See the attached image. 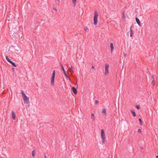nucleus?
<instances>
[{
	"label": "nucleus",
	"mask_w": 158,
	"mask_h": 158,
	"mask_svg": "<svg viewBox=\"0 0 158 158\" xmlns=\"http://www.w3.org/2000/svg\"><path fill=\"white\" fill-rule=\"evenodd\" d=\"M44 158H47L45 153H44Z\"/></svg>",
	"instance_id": "473e14b6"
},
{
	"label": "nucleus",
	"mask_w": 158,
	"mask_h": 158,
	"mask_svg": "<svg viewBox=\"0 0 158 158\" xmlns=\"http://www.w3.org/2000/svg\"><path fill=\"white\" fill-rule=\"evenodd\" d=\"M101 137L102 138V144H104L105 143V141L106 138L105 137V132L103 130V129L101 130Z\"/></svg>",
	"instance_id": "f03ea898"
},
{
	"label": "nucleus",
	"mask_w": 158,
	"mask_h": 158,
	"mask_svg": "<svg viewBox=\"0 0 158 158\" xmlns=\"http://www.w3.org/2000/svg\"><path fill=\"white\" fill-rule=\"evenodd\" d=\"M6 60L8 62H9L10 63L11 62V60H10L8 58V57L7 56H6Z\"/></svg>",
	"instance_id": "dca6fc26"
},
{
	"label": "nucleus",
	"mask_w": 158,
	"mask_h": 158,
	"mask_svg": "<svg viewBox=\"0 0 158 158\" xmlns=\"http://www.w3.org/2000/svg\"><path fill=\"white\" fill-rule=\"evenodd\" d=\"M85 31H86V32H88V31H89V29H88V27H85Z\"/></svg>",
	"instance_id": "aec40b11"
},
{
	"label": "nucleus",
	"mask_w": 158,
	"mask_h": 158,
	"mask_svg": "<svg viewBox=\"0 0 158 158\" xmlns=\"http://www.w3.org/2000/svg\"><path fill=\"white\" fill-rule=\"evenodd\" d=\"M12 118L14 120H15V119L16 116L13 111H12Z\"/></svg>",
	"instance_id": "9b49d317"
},
{
	"label": "nucleus",
	"mask_w": 158,
	"mask_h": 158,
	"mask_svg": "<svg viewBox=\"0 0 158 158\" xmlns=\"http://www.w3.org/2000/svg\"><path fill=\"white\" fill-rule=\"evenodd\" d=\"M68 77V79H69V80L70 81H71V79H70V77Z\"/></svg>",
	"instance_id": "f704fd0d"
},
{
	"label": "nucleus",
	"mask_w": 158,
	"mask_h": 158,
	"mask_svg": "<svg viewBox=\"0 0 158 158\" xmlns=\"http://www.w3.org/2000/svg\"><path fill=\"white\" fill-rule=\"evenodd\" d=\"M156 158H158V156H156Z\"/></svg>",
	"instance_id": "c9c22d12"
},
{
	"label": "nucleus",
	"mask_w": 158,
	"mask_h": 158,
	"mask_svg": "<svg viewBox=\"0 0 158 158\" xmlns=\"http://www.w3.org/2000/svg\"><path fill=\"white\" fill-rule=\"evenodd\" d=\"M138 132L139 133H140L141 132V129H139L138 130Z\"/></svg>",
	"instance_id": "7c9ffc66"
},
{
	"label": "nucleus",
	"mask_w": 158,
	"mask_h": 158,
	"mask_svg": "<svg viewBox=\"0 0 158 158\" xmlns=\"http://www.w3.org/2000/svg\"><path fill=\"white\" fill-rule=\"evenodd\" d=\"M35 153V150H33L32 152V155L33 156H34V154Z\"/></svg>",
	"instance_id": "5701e85b"
},
{
	"label": "nucleus",
	"mask_w": 158,
	"mask_h": 158,
	"mask_svg": "<svg viewBox=\"0 0 158 158\" xmlns=\"http://www.w3.org/2000/svg\"><path fill=\"white\" fill-rule=\"evenodd\" d=\"M92 69H94V66H92L91 67Z\"/></svg>",
	"instance_id": "72a5a7b5"
},
{
	"label": "nucleus",
	"mask_w": 158,
	"mask_h": 158,
	"mask_svg": "<svg viewBox=\"0 0 158 158\" xmlns=\"http://www.w3.org/2000/svg\"><path fill=\"white\" fill-rule=\"evenodd\" d=\"M61 68H62V70H63V72H64V75H65V76L66 77H68V76L67 75V74L66 73V72H65V71L64 70V67H63V65H62V64H61Z\"/></svg>",
	"instance_id": "423d86ee"
},
{
	"label": "nucleus",
	"mask_w": 158,
	"mask_h": 158,
	"mask_svg": "<svg viewBox=\"0 0 158 158\" xmlns=\"http://www.w3.org/2000/svg\"><path fill=\"white\" fill-rule=\"evenodd\" d=\"M72 89L74 94H76L77 93V91L75 87H73L72 88Z\"/></svg>",
	"instance_id": "1a4fd4ad"
},
{
	"label": "nucleus",
	"mask_w": 158,
	"mask_h": 158,
	"mask_svg": "<svg viewBox=\"0 0 158 158\" xmlns=\"http://www.w3.org/2000/svg\"><path fill=\"white\" fill-rule=\"evenodd\" d=\"M122 15H123V18L124 19H125V18H126V16L123 13H122Z\"/></svg>",
	"instance_id": "393cba45"
},
{
	"label": "nucleus",
	"mask_w": 158,
	"mask_h": 158,
	"mask_svg": "<svg viewBox=\"0 0 158 158\" xmlns=\"http://www.w3.org/2000/svg\"><path fill=\"white\" fill-rule=\"evenodd\" d=\"M131 112L133 116L134 117H135L136 116V114H135V112L134 111V110H131Z\"/></svg>",
	"instance_id": "ddd939ff"
},
{
	"label": "nucleus",
	"mask_w": 158,
	"mask_h": 158,
	"mask_svg": "<svg viewBox=\"0 0 158 158\" xmlns=\"http://www.w3.org/2000/svg\"><path fill=\"white\" fill-rule=\"evenodd\" d=\"M98 103V101L97 100H96L95 101V104H97Z\"/></svg>",
	"instance_id": "a878e982"
},
{
	"label": "nucleus",
	"mask_w": 158,
	"mask_h": 158,
	"mask_svg": "<svg viewBox=\"0 0 158 158\" xmlns=\"http://www.w3.org/2000/svg\"><path fill=\"white\" fill-rule=\"evenodd\" d=\"M56 3L57 4H58V5H59V3L60 2V1L59 0H56Z\"/></svg>",
	"instance_id": "b1692460"
},
{
	"label": "nucleus",
	"mask_w": 158,
	"mask_h": 158,
	"mask_svg": "<svg viewBox=\"0 0 158 158\" xmlns=\"http://www.w3.org/2000/svg\"><path fill=\"white\" fill-rule=\"evenodd\" d=\"M109 65L108 64H106L105 66V76H107L109 74Z\"/></svg>",
	"instance_id": "7ed1b4c3"
},
{
	"label": "nucleus",
	"mask_w": 158,
	"mask_h": 158,
	"mask_svg": "<svg viewBox=\"0 0 158 158\" xmlns=\"http://www.w3.org/2000/svg\"><path fill=\"white\" fill-rule=\"evenodd\" d=\"M132 26H131L130 28V36L131 37L133 36V32L132 30Z\"/></svg>",
	"instance_id": "f8f14e48"
},
{
	"label": "nucleus",
	"mask_w": 158,
	"mask_h": 158,
	"mask_svg": "<svg viewBox=\"0 0 158 158\" xmlns=\"http://www.w3.org/2000/svg\"><path fill=\"white\" fill-rule=\"evenodd\" d=\"M77 0H72L74 4V6H75L76 4V2Z\"/></svg>",
	"instance_id": "4be33fe9"
},
{
	"label": "nucleus",
	"mask_w": 158,
	"mask_h": 158,
	"mask_svg": "<svg viewBox=\"0 0 158 158\" xmlns=\"http://www.w3.org/2000/svg\"><path fill=\"white\" fill-rule=\"evenodd\" d=\"M135 20H136V23L138 24V25L140 27L141 26L139 20L138 18H135Z\"/></svg>",
	"instance_id": "9d476101"
},
{
	"label": "nucleus",
	"mask_w": 158,
	"mask_h": 158,
	"mask_svg": "<svg viewBox=\"0 0 158 158\" xmlns=\"http://www.w3.org/2000/svg\"><path fill=\"white\" fill-rule=\"evenodd\" d=\"M110 47L111 48L110 52H111V53H112L113 52V49H114V47H113V43H110Z\"/></svg>",
	"instance_id": "0eeeda50"
},
{
	"label": "nucleus",
	"mask_w": 158,
	"mask_h": 158,
	"mask_svg": "<svg viewBox=\"0 0 158 158\" xmlns=\"http://www.w3.org/2000/svg\"><path fill=\"white\" fill-rule=\"evenodd\" d=\"M23 100L24 103L28 104L29 103V98L25 95L23 97Z\"/></svg>",
	"instance_id": "39448f33"
},
{
	"label": "nucleus",
	"mask_w": 158,
	"mask_h": 158,
	"mask_svg": "<svg viewBox=\"0 0 158 158\" xmlns=\"http://www.w3.org/2000/svg\"><path fill=\"white\" fill-rule=\"evenodd\" d=\"M69 70L72 72V73H73L74 72V71L73 69V66H71V67L70 68H69Z\"/></svg>",
	"instance_id": "2eb2a0df"
},
{
	"label": "nucleus",
	"mask_w": 158,
	"mask_h": 158,
	"mask_svg": "<svg viewBox=\"0 0 158 158\" xmlns=\"http://www.w3.org/2000/svg\"><path fill=\"white\" fill-rule=\"evenodd\" d=\"M21 94H22V97H23L25 95H26L24 93V92L23 90H22L21 91Z\"/></svg>",
	"instance_id": "a211bd4d"
},
{
	"label": "nucleus",
	"mask_w": 158,
	"mask_h": 158,
	"mask_svg": "<svg viewBox=\"0 0 158 158\" xmlns=\"http://www.w3.org/2000/svg\"><path fill=\"white\" fill-rule=\"evenodd\" d=\"M55 75V70H54L52 72V77H51V84L52 85H54Z\"/></svg>",
	"instance_id": "20e7f679"
},
{
	"label": "nucleus",
	"mask_w": 158,
	"mask_h": 158,
	"mask_svg": "<svg viewBox=\"0 0 158 158\" xmlns=\"http://www.w3.org/2000/svg\"><path fill=\"white\" fill-rule=\"evenodd\" d=\"M152 81H154V78L153 75H152Z\"/></svg>",
	"instance_id": "c85d7f7f"
},
{
	"label": "nucleus",
	"mask_w": 158,
	"mask_h": 158,
	"mask_svg": "<svg viewBox=\"0 0 158 158\" xmlns=\"http://www.w3.org/2000/svg\"><path fill=\"white\" fill-rule=\"evenodd\" d=\"M91 119L92 120L93 122H95V116L94 114L93 113H92L91 116Z\"/></svg>",
	"instance_id": "6e6552de"
},
{
	"label": "nucleus",
	"mask_w": 158,
	"mask_h": 158,
	"mask_svg": "<svg viewBox=\"0 0 158 158\" xmlns=\"http://www.w3.org/2000/svg\"><path fill=\"white\" fill-rule=\"evenodd\" d=\"M123 56L124 57H127V55L126 53H123Z\"/></svg>",
	"instance_id": "bb28decb"
},
{
	"label": "nucleus",
	"mask_w": 158,
	"mask_h": 158,
	"mask_svg": "<svg viewBox=\"0 0 158 158\" xmlns=\"http://www.w3.org/2000/svg\"><path fill=\"white\" fill-rule=\"evenodd\" d=\"M98 14L96 10H95L94 12V25H96L98 23Z\"/></svg>",
	"instance_id": "f257e3e1"
},
{
	"label": "nucleus",
	"mask_w": 158,
	"mask_h": 158,
	"mask_svg": "<svg viewBox=\"0 0 158 158\" xmlns=\"http://www.w3.org/2000/svg\"><path fill=\"white\" fill-rule=\"evenodd\" d=\"M139 123H140V125H142V120H141V119L140 118H139Z\"/></svg>",
	"instance_id": "412c9836"
},
{
	"label": "nucleus",
	"mask_w": 158,
	"mask_h": 158,
	"mask_svg": "<svg viewBox=\"0 0 158 158\" xmlns=\"http://www.w3.org/2000/svg\"><path fill=\"white\" fill-rule=\"evenodd\" d=\"M53 10H55V11H57V9L56 8H53Z\"/></svg>",
	"instance_id": "2f4dec72"
},
{
	"label": "nucleus",
	"mask_w": 158,
	"mask_h": 158,
	"mask_svg": "<svg viewBox=\"0 0 158 158\" xmlns=\"http://www.w3.org/2000/svg\"><path fill=\"white\" fill-rule=\"evenodd\" d=\"M136 107L138 109H139V105H136Z\"/></svg>",
	"instance_id": "c756f323"
},
{
	"label": "nucleus",
	"mask_w": 158,
	"mask_h": 158,
	"mask_svg": "<svg viewBox=\"0 0 158 158\" xmlns=\"http://www.w3.org/2000/svg\"><path fill=\"white\" fill-rule=\"evenodd\" d=\"M21 94H22V97H23L25 95H26L24 93V92L23 90H22L21 91Z\"/></svg>",
	"instance_id": "6ab92c4d"
},
{
	"label": "nucleus",
	"mask_w": 158,
	"mask_h": 158,
	"mask_svg": "<svg viewBox=\"0 0 158 158\" xmlns=\"http://www.w3.org/2000/svg\"><path fill=\"white\" fill-rule=\"evenodd\" d=\"M102 113H105V115H106V110L105 109L103 108L102 109Z\"/></svg>",
	"instance_id": "f3484780"
},
{
	"label": "nucleus",
	"mask_w": 158,
	"mask_h": 158,
	"mask_svg": "<svg viewBox=\"0 0 158 158\" xmlns=\"http://www.w3.org/2000/svg\"><path fill=\"white\" fill-rule=\"evenodd\" d=\"M12 65L15 67H17L16 65L13 62H12V61H11V62L10 63Z\"/></svg>",
	"instance_id": "4468645a"
},
{
	"label": "nucleus",
	"mask_w": 158,
	"mask_h": 158,
	"mask_svg": "<svg viewBox=\"0 0 158 158\" xmlns=\"http://www.w3.org/2000/svg\"><path fill=\"white\" fill-rule=\"evenodd\" d=\"M152 84L153 85H155V81L154 80L153 81H152Z\"/></svg>",
	"instance_id": "cd10ccee"
}]
</instances>
